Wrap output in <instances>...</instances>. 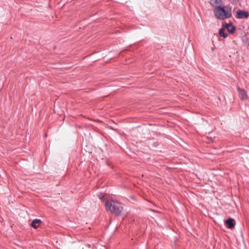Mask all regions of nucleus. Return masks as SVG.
I'll use <instances>...</instances> for the list:
<instances>
[{
	"instance_id": "ddd939ff",
	"label": "nucleus",
	"mask_w": 249,
	"mask_h": 249,
	"mask_svg": "<svg viewBox=\"0 0 249 249\" xmlns=\"http://www.w3.org/2000/svg\"><path fill=\"white\" fill-rule=\"evenodd\" d=\"M248 46H249V44L248 45Z\"/></svg>"
},
{
	"instance_id": "9b49d317",
	"label": "nucleus",
	"mask_w": 249,
	"mask_h": 249,
	"mask_svg": "<svg viewBox=\"0 0 249 249\" xmlns=\"http://www.w3.org/2000/svg\"><path fill=\"white\" fill-rule=\"evenodd\" d=\"M85 246H86V247H87L89 248H90L91 245L90 244H87Z\"/></svg>"
},
{
	"instance_id": "1a4fd4ad",
	"label": "nucleus",
	"mask_w": 249,
	"mask_h": 249,
	"mask_svg": "<svg viewBox=\"0 0 249 249\" xmlns=\"http://www.w3.org/2000/svg\"><path fill=\"white\" fill-rule=\"evenodd\" d=\"M222 0H211L210 3L212 6L220 4Z\"/></svg>"
},
{
	"instance_id": "f257e3e1",
	"label": "nucleus",
	"mask_w": 249,
	"mask_h": 249,
	"mask_svg": "<svg viewBox=\"0 0 249 249\" xmlns=\"http://www.w3.org/2000/svg\"><path fill=\"white\" fill-rule=\"evenodd\" d=\"M106 209L115 216H121L124 211L123 205L120 202L112 199H103Z\"/></svg>"
},
{
	"instance_id": "6e6552de",
	"label": "nucleus",
	"mask_w": 249,
	"mask_h": 249,
	"mask_svg": "<svg viewBox=\"0 0 249 249\" xmlns=\"http://www.w3.org/2000/svg\"><path fill=\"white\" fill-rule=\"evenodd\" d=\"M219 34L220 36L223 37V38H226L228 36V34L225 32V28L223 27L220 29Z\"/></svg>"
},
{
	"instance_id": "9d476101",
	"label": "nucleus",
	"mask_w": 249,
	"mask_h": 249,
	"mask_svg": "<svg viewBox=\"0 0 249 249\" xmlns=\"http://www.w3.org/2000/svg\"><path fill=\"white\" fill-rule=\"evenodd\" d=\"M103 197H104L103 196H102V195H100L99 196V198L101 199V200H102Z\"/></svg>"
},
{
	"instance_id": "39448f33",
	"label": "nucleus",
	"mask_w": 249,
	"mask_h": 249,
	"mask_svg": "<svg viewBox=\"0 0 249 249\" xmlns=\"http://www.w3.org/2000/svg\"><path fill=\"white\" fill-rule=\"evenodd\" d=\"M224 225L228 228L232 229L233 228L235 225L234 219H227L224 221Z\"/></svg>"
},
{
	"instance_id": "423d86ee",
	"label": "nucleus",
	"mask_w": 249,
	"mask_h": 249,
	"mask_svg": "<svg viewBox=\"0 0 249 249\" xmlns=\"http://www.w3.org/2000/svg\"><path fill=\"white\" fill-rule=\"evenodd\" d=\"M237 90L239 92V95L241 100H245L248 98L247 94L244 89L238 87L237 88Z\"/></svg>"
},
{
	"instance_id": "0eeeda50",
	"label": "nucleus",
	"mask_w": 249,
	"mask_h": 249,
	"mask_svg": "<svg viewBox=\"0 0 249 249\" xmlns=\"http://www.w3.org/2000/svg\"><path fill=\"white\" fill-rule=\"evenodd\" d=\"M41 223L40 219H34L31 223V226L34 229H37Z\"/></svg>"
},
{
	"instance_id": "f8f14e48",
	"label": "nucleus",
	"mask_w": 249,
	"mask_h": 249,
	"mask_svg": "<svg viewBox=\"0 0 249 249\" xmlns=\"http://www.w3.org/2000/svg\"><path fill=\"white\" fill-rule=\"evenodd\" d=\"M186 221L188 223H189V222L188 218H186Z\"/></svg>"
},
{
	"instance_id": "f03ea898",
	"label": "nucleus",
	"mask_w": 249,
	"mask_h": 249,
	"mask_svg": "<svg viewBox=\"0 0 249 249\" xmlns=\"http://www.w3.org/2000/svg\"><path fill=\"white\" fill-rule=\"evenodd\" d=\"M214 16L219 20H224L231 17V8L230 7L217 6L213 10Z\"/></svg>"
},
{
	"instance_id": "7ed1b4c3",
	"label": "nucleus",
	"mask_w": 249,
	"mask_h": 249,
	"mask_svg": "<svg viewBox=\"0 0 249 249\" xmlns=\"http://www.w3.org/2000/svg\"><path fill=\"white\" fill-rule=\"evenodd\" d=\"M223 27L226 29L230 34H232L236 30V27L233 25L232 22H230L228 23H225L224 24H223Z\"/></svg>"
},
{
	"instance_id": "20e7f679",
	"label": "nucleus",
	"mask_w": 249,
	"mask_h": 249,
	"mask_svg": "<svg viewBox=\"0 0 249 249\" xmlns=\"http://www.w3.org/2000/svg\"><path fill=\"white\" fill-rule=\"evenodd\" d=\"M249 17L248 11L239 10L236 12V18L238 19L247 18Z\"/></svg>"
}]
</instances>
